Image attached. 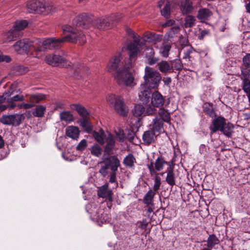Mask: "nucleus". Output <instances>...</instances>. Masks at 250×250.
<instances>
[{
	"instance_id": "c03bdc74",
	"label": "nucleus",
	"mask_w": 250,
	"mask_h": 250,
	"mask_svg": "<svg viewBox=\"0 0 250 250\" xmlns=\"http://www.w3.org/2000/svg\"><path fill=\"white\" fill-rule=\"evenodd\" d=\"M196 19L194 17L188 15L186 16L184 20V26L186 28L192 27L195 24Z\"/></svg>"
},
{
	"instance_id": "ea45409f",
	"label": "nucleus",
	"mask_w": 250,
	"mask_h": 250,
	"mask_svg": "<svg viewBox=\"0 0 250 250\" xmlns=\"http://www.w3.org/2000/svg\"><path fill=\"white\" fill-rule=\"evenodd\" d=\"M11 95L10 92H5L2 96H0V111H2L7 109V106L5 103H7L6 98Z\"/></svg>"
},
{
	"instance_id": "6e6d98bb",
	"label": "nucleus",
	"mask_w": 250,
	"mask_h": 250,
	"mask_svg": "<svg viewBox=\"0 0 250 250\" xmlns=\"http://www.w3.org/2000/svg\"><path fill=\"white\" fill-rule=\"evenodd\" d=\"M86 146V141L85 140H82L77 146V149L83 150Z\"/></svg>"
},
{
	"instance_id": "7ed1b4c3",
	"label": "nucleus",
	"mask_w": 250,
	"mask_h": 250,
	"mask_svg": "<svg viewBox=\"0 0 250 250\" xmlns=\"http://www.w3.org/2000/svg\"><path fill=\"white\" fill-rule=\"evenodd\" d=\"M101 167L99 173L103 177H106L109 174V182L114 184L115 188L118 187L117 182L116 175L118 167L120 166V162L118 157L111 156L105 158L100 163Z\"/></svg>"
},
{
	"instance_id": "4d7b16f0",
	"label": "nucleus",
	"mask_w": 250,
	"mask_h": 250,
	"mask_svg": "<svg viewBox=\"0 0 250 250\" xmlns=\"http://www.w3.org/2000/svg\"><path fill=\"white\" fill-rule=\"evenodd\" d=\"M173 67L176 70H180L182 69L183 67L179 60H175L174 62V65L173 66Z\"/></svg>"
},
{
	"instance_id": "f3484780",
	"label": "nucleus",
	"mask_w": 250,
	"mask_h": 250,
	"mask_svg": "<svg viewBox=\"0 0 250 250\" xmlns=\"http://www.w3.org/2000/svg\"><path fill=\"white\" fill-rule=\"evenodd\" d=\"M150 104L154 107H161L165 103V99L163 95L158 91L153 92L150 99Z\"/></svg>"
},
{
	"instance_id": "412c9836",
	"label": "nucleus",
	"mask_w": 250,
	"mask_h": 250,
	"mask_svg": "<svg viewBox=\"0 0 250 250\" xmlns=\"http://www.w3.org/2000/svg\"><path fill=\"white\" fill-rule=\"evenodd\" d=\"M178 5L183 14H188L193 11V4L190 0H182L178 3Z\"/></svg>"
},
{
	"instance_id": "7c9ffc66",
	"label": "nucleus",
	"mask_w": 250,
	"mask_h": 250,
	"mask_svg": "<svg viewBox=\"0 0 250 250\" xmlns=\"http://www.w3.org/2000/svg\"><path fill=\"white\" fill-rule=\"evenodd\" d=\"M212 15L211 11L208 8H201L199 10L197 16V18L201 21L208 20Z\"/></svg>"
},
{
	"instance_id": "4468645a",
	"label": "nucleus",
	"mask_w": 250,
	"mask_h": 250,
	"mask_svg": "<svg viewBox=\"0 0 250 250\" xmlns=\"http://www.w3.org/2000/svg\"><path fill=\"white\" fill-rule=\"evenodd\" d=\"M155 111L156 110L154 107H149L146 110L142 105L135 104L132 109V113L135 116H140L143 115L148 116L153 114Z\"/></svg>"
},
{
	"instance_id": "58836bf2",
	"label": "nucleus",
	"mask_w": 250,
	"mask_h": 250,
	"mask_svg": "<svg viewBox=\"0 0 250 250\" xmlns=\"http://www.w3.org/2000/svg\"><path fill=\"white\" fill-rule=\"evenodd\" d=\"M45 110V106L42 105H38L36 108L32 109V114L35 117H42L44 114Z\"/></svg>"
},
{
	"instance_id": "8fccbe9b",
	"label": "nucleus",
	"mask_w": 250,
	"mask_h": 250,
	"mask_svg": "<svg viewBox=\"0 0 250 250\" xmlns=\"http://www.w3.org/2000/svg\"><path fill=\"white\" fill-rule=\"evenodd\" d=\"M7 103L15 102L18 101H23L24 100V97L22 95H16L13 97L6 98Z\"/></svg>"
},
{
	"instance_id": "f8f14e48",
	"label": "nucleus",
	"mask_w": 250,
	"mask_h": 250,
	"mask_svg": "<svg viewBox=\"0 0 250 250\" xmlns=\"http://www.w3.org/2000/svg\"><path fill=\"white\" fill-rule=\"evenodd\" d=\"M45 60L48 64L53 66L67 67L69 65L66 59L59 54L47 55Z\"/></svg>"
},
{
	"instance_id": "13d9d810",
	"label": "nucleus",
	"mask_w": 250,
	"mask_h": 250,
	"mask_svg": "<svg viewBox=\"0 0 250 250\" xmlns=\"http://www.w3.org/2000/svg\"><path fill=\"white\" fill-rule=\"evenodd\" d=\"M208 148V146L202 144L200 145L199 147V152L201 154L206 155L207 153Z\"/></svg>"
},
{
	"instance_id": "e433bc0d",
	"label": "nucleus",
	"mask_w": 250,
	"mask_h": 250,
	"mask_svg": "<svg viewBox=\"0 0 250 250\" xmlns=\"http://www.w3.org/2000/svg\"><path fill=\"white\" fill-rule=\"evenodd\" d=\"M136 159L133 154H128L124 159V165L129 168H132L134 166Z\"/></svg>"
},
{
	"instance_id": "393cba45",
	"label": "nucleus",
	"mask_w": 250,
	"mask_h": 250,
	"mask_svg": "<svg viewBox=\"0 0 250 250\" xmlns=\"http://www.w3.org/2000/svg\"><path fill=\"white\" fill-rule=\"evenodd\" d=\"M145 51L146 57L149 65H153L159 61V58L154 57L155 52L152 48L147 47L145 49Z\"/></svg>"
},
{
	"instance_id": "774afa93",
	"label": "nucleus",
	"mask_w": 250,
	"mask_h": 250,
	"mask_svg": "<svg viewBox=\"0 0 250 250\" xmlns=\"http://www.w3.org/2000/svg\"><path fill=\"white\" fill-rule=\"evenodd\" d=\"M180 28L179 26H175L171 28V31L174 34L178 33Z\"/></svg>"
},
{
	"instance_id": "bf43d9fd",
	"label": "nucleus",
	"mask_w": 250,
	"mask_h": 250,
	"mask_svg": "<svg viewBox=\"0 0 250 250\" xmlns=\"http://www.w3.org/2000/svg\"><path fill=\"white\" fill-rule=\"evenodd\" d=\"M11 61V58L9 56L0 55V62H9Z\"/></svg>"
},
{
	"instance_id": "c756f323",
	"label": "nucleus",
	"mask_w": 250,
	"mask_h": 250,
	"mask_svg": "<svg viewBox=\"0 0 250 250\" xmlns=\"http://www.w3.org/2000/svg\"><path fill=\"white\" fill-rule=\"evenodd\" d=\"M66 135L69 138L77 140L79 138V130L78 127L74 126H69L66 128Z\"/></svg>"
},
{
	"instance_id": "0eeeda50",
	"label": "nucleus",
	"mask_w": 250,
	"mask_h": 250,
	"mask_svg": "<svg viewBox=\"0 0 250 250\" xmlns=\"http://www.w3.org/2000/svg\"><path fill=\"white\" fill-rule=\"evenodd\" d=\"M106 100L111 107H113L119 114L125 116L127 115L128 109L125 104L124 99L120 96L109 94Z\"/></svg>"
},
{
	"instance_id": "2eb2a0df",
	"label": "nucleus",
	"mask_w": 250,
	"mask_h": 250,
	"mask_svg": "<svg viewBox=\"0 0 250 250\" xmlns=\"http://www.w3.org/2000/svg\"><path fill=\"white\" fill-rule=\"evenodd\" d=\"M242 89L247 94V91L250 92V68L249 69H242Z\"/></svg>"
},
{
	"instance_id": "1a4fd4ad",
	"label": "nucleus",
	"mask_w": 250,
	"mask_h": 250,
	"mask_svg": "<svg viewBox=\"0 0 250 250\" xmlns=\"http://www.w3.org/2000/svg\"><path fill=\"white\" fill-rule=\"evenodd\" d=\"M25 117L23 114H14L3 115L0 119V122L3 125L18 126L24 121Z\"/></svg>"
},
{
	"instance_id": "2f4dec72",
	"label": "nucleus",
	"mask_w": 250,
	"mask_h": 250,
	"mask_svg": "<svg viewBox=\"0 0 250 250\" xmlns=\"http://www.w3.org/2000/svg\"><path fill=\"white\" fill-rule=\"evenodd\" d=\"M4 40L6 42H10L16 40L21 36V33L11 29L4 34Z\"/></svg>"
},
{
	"instance_id": "9d476101",
	"label": "nucleus",
	"mask_w": 250,
	"mask_h": 250,
	"mask_svg": "<svg viewBox=\"0 0 250 250\" xmlns=\"http://www.w3.org/2000/svg\"><path fill=\"white\" fill-rule=\"evenodd\" d=\"M142 38L140 36H133V42H130L127 46L129 51V58L130 60L135 58L140 51V48L143 43L141 42Z\"/></svg>"
},
{
	"instance_id": "ddd939ff",
	"label": "nucleus",
	"mask_w": 250,
	"mask_h": 250,
	"mask_svg": "<svg viewBox=\"0 0 250 250\" xmlns=\"http://www.w3.org/2000/svg\"><path fill=\"white\" fill-rule=\"evenodd\" d=\"M151 88L145 86V84H141L138 92L140 101L144 104H147L150 101L152 95Z\"/></svg>"
},
{
	"instance_id": "3c124183",
	"label": "nucleus",
	"mask_w": 250,
	"mask_h": 250,
	"mask_svg": "<svg viewBox=\"0 0 250 250\" xmlns=\"http://www.w3.org/2000/svg\"><path fill=\"white\" fill-rule=\"evenodd\" d=\"M242 62L243 65L246 67L245 69L250 68V53H247L243 57Z\"/></svg>"
},
{
	"instance_id": "cd10ccee",
	"label": "nucleus",
	"mask_w": 250,
	"mask_h": 250,
	"mask_svg": "<svg viewBox=\"0 0 250 250\" xmlns=\"http://www.w3.org/2000/svg\"><path fill=\"white\" fill-rule=\"evenodd\" d=\"M107 133V135L105 138V142L106 144L104 147V151L106 153H109L113 149L115 146V140L111 133Z\"/></svg>"
},
{
	"instance_id": "5fc2aeb1",
	"label": "nucleus",
	"mask_w": 250,
	"mask_h": 250,
	"mask_svg": "<svg viewBox=\"0 0 250 250\" xmlns=\"http://www.w3.org/2000/svg\"><path fill=\"white\" fill-rule=\"evenodd\" d=\"M209 35V31L207 29L202 30L198 35V39L200 40H203L205 37Z\"/></svg>"
},
{
	"instance_id": "f257e3e1",
	"label": "nucleus",
	"mask_w": 250,
	"mask_h": 250,
	"mask_svg": "<svg viewBox=\"0 0 250 250\" xmlns=\"http://www.w3.org/2000/svg\"><path fill=\"white\" fill-rule=\"evenodd\" d=\"M63 31L62 37L61 38H48L43 41L36 39L33 41V49L36 55H33L37 58H40L43 55V49H56L59 48L64 42L78 43L82 45L86 42V38L81 32L77 31L71 25L66 24L62 27Z\"/></svg>"
},
{
	"instance_id": "c85d7f7f",
	"label": "nucleus",
	"mask_w": 250,
	"mask_h": 250,
	"mask_svg": "<svg viewBox=\"0 0 250 250\" xmlns=\"http://www.w3.org/2000/svg\"><path fill=\"white\" fill-rule=\"evenodd\" d=\"M46 96L42 93H34L28 96V101L29 103H32L34 105L46 99Z\"/></svg>"
},
{
	"instance_id": "b1692460",
	"label": "nucleus",
	"mask_w": 250,
	"mask_h": 250,
	"mask_svg": "<svg viewBox=\"0 0 250 250\" xmlns=\"http://www.w3.org/2000/svg\"><path fill=\"white\" fill-rule=\"evenodd\" d=\"M158 6L161 15L166 18H168L170 14V5L169 2L166 0H161L159 2Z\"/></svg>"
},
{
	"instance_id": "4be33fe9",
	"label": "nucleus",
	"mask_w": 250,
	"mask_h": 250,
	"mask_svg": "<svg viewBox=\"0 0 250 250\" xmlns=\"http://www.w3.org/2000/svg\"><path fill=\"white\" fill-rule=\"evenodd\" d=\"M112 191L108 189V184L107 183L103 185L98 190V195L101 198H108L109 201L112 200Z\"/></svg>"
},
{
	"instance_id": "f03ea898",
	"label": "nucleus",
	"mask_w": 250,
	"mask_h": 250,
	"mask_svg": "<svg viewBox=\"0 0 250 250\" xmlns=\"http://www.w3.org/2000/svg\"><path fill=\"white\" fill-rule=\"evenodd\" d=\"M121 59L120 53L111 58L108 64V71L115 72V79L119 85L133 86L134 77L130 72L131 63L125 65L121 62Z\"/></svg>"
},
{
	"instance_id": "72a5a7b5",
	"label": "nucleus",
	"mask_w": 250,
	"mask_h": 250,
	"mask_svg": "<svg viewBox=\"0 0 250 250\" xmlns=\"http://www.w3.org/2000/svg\"><path fill=\"white\" fill-rule=\"evenodd\" d=\"M234 126L230 122H226L225 125L220 130L223 134L228 137H231L233 132Z\"/></svg>"
},
{
	"instance_id": "aec40b11",
	"label": "nucleus",
	"mask_w": 250,
	"mask_h": 250,
	"mask_svg": "<svg viewBox=\"0 0 250 250\" xmlns=\"http://www.w3.org/2000/svg\"><path fill=\"white\" fill-rule=\"evenodd\" d=\"M150 126V128L158 134V135L164 132L163 121L160 118L158 117H156L153 120L152 125Z\"/></svg>"
},
{
	"instance_id": "bb28decb",
	"label": "nucleus",
	"mask_w": 250,
	"mask_h": 250,
	"mask_svg": "<svg viewBox=\"0 0 250 250\" xmlns=\"http://www.w3.org/2000/svg\"><path fill=\"white\" fill-rule=\"evenodd\" d=\"M156 193L152 189H149L143 197V203L146 206L154 205V199Z\"/></svg>"
},
{
	"instance_id": "09e8293b",
	"label": "nucleus",
	"mask_w": 250,
	"mask_h": 250,
	"mask_svg": "<svg viewBox=\"0 0 250 250\" xmlns=\"http://www.w3.org/2000/svg\"><path fill=\"white\" fill-rule=\"evenodd\" d=\"M81 124L87 132H90L92 131V128L90 122L86 118H83L81 120Z\"/></svg>"
},
{
	"instance_id": "a211bd4d",
	"label": "nucleus",
	"mask_w": 250,
	"mask_h": 250,
	"mask_svg": "<svg viewBox=\"0 0 250 250\" xmlns=\"http://www.w3.org/2000/svg\"><path fill=\"white\" fill-rule=\"evenodd\" d=\"M166 165H168L169 167V165L170 164L168 162L166 161L163 157H158L156 159L155 163L151 162L149 164L147 165V167L149 169V167L152 165L153 169L155 171V172H157V171L162 170Z\"/></svg>"
},
{
	"instance_id": "37998d69",
	"label": "nucleus",
	"mask_w": 250,
	"mask_h": 250,
	"mask_svg": "<svg viewBox=\"0 0 250 250\" xmlns=\"http://www.w3.org/2000/svg\"><path fill=\"white\" fill-rule=\"evenodd\" d=\"M71 108L72 109L75 110L81 115L86 116L89 115L88 112L83 106L78 104H73L71 105Z\"/></svg>"
},
{
	"instance_id": "5701e85b",
	"label": "nucleus",
	"mask_w": 250,
	"mask_h": 250,
	"mask_svg": "<svg viewBox=\"0 0 250 250\" xmlns=\"http://www.w3.org/2000/svg\"><path fill=\"white\" fill-rule=\"evenodd\" d=\"M158 135L150 128L144 132L143 135V141L145 144L150 145L154 142L156 136Z\"/></svg>"
},
{
	"instance_id": "dca6fc26",
	"label": "nucleus",
	"mask_w": 250,
	"mask_h": 250,
	"mask_svg": "<svg viewBox=\"0 0 250 250\" xmlns=\"http://www.w3.org/2000/svg\"><path fill=\"white\" fill-rule=\"evenodd\" d=\"M226 119L221 116L216 117L212 122V125L209 127L211 134H213L217 131H220L225 125Z\"/></svg>"
},
{
	"instance_id": "e2e57ef3",
	"label": "nucleus",
	"mask_w": 250,
	"mask_h": 250,
	"mask_svg": "<svg viewBox=\"0 0 250 250\" xmlns=\"http://www.w3.org/2000/svg\"><path fill=\"white\" fill-rule=\"evenodd\" d=\"M147 208L146 209V214L148 217H150V215L151 213L153 212L154 209V205H149L146 206Z\"/></svg>"
},
{
	"instance_id": "9b49d317",
	"label": "nucleus",
	"mask_w": 250,
	"mask_h": 250,
	"mask_svg": "<svg viewBox=\"0 0 250 250\" xmlns=\"http://www.w3.org/2000/svg\"><path fill=\"white\" fill-rule=\"evenodd\" d=\"M33 46V41L23 40L17 42L13 46L15 50L19 53L21 54L25 52L28 54L29 51H34Z\"/></svg>"
},
{
	"instance_id": "4c0bfd02",
	"label": "nucleus",
	"mask_w": 250,
	"mask_h": 250,
	"mask_svg": "<svg viewBox=\"0 0 250 250\" xmlns=\"http://www.w3.org/2000/svg\"><path fill=\"white\" fill-rule=\"evenodd\" d=\"M93 136L95 140L100 145H103L104 144V140L106 135L103 130L101 131V133L96 131H94L93 132Z\"/></svg>"
},
{
	"instance_id": "0e129e2a",
	"label": "nucleus",
	"mask_w": 250,
	"mask_h": 250,
	"mask_svg": "<svg viewBox=\"0 0 250 250\" xmlns=\"http://www.w3.org/2000/svg\"><path fill=\"white\" fill-rule=\"evenodd\" d=\"M175 21L173 20H167L163 25V27L171 26L175 23Z\"/></svg>"
},
{
	"instance_id": "f704fd0d",
	"label": "nucleus",
	"mask_w": 250,
	"mask_h": 250,
	"mask_svg": "<svg viewBox=\"0 0 250 250\" xmlns=\"http://www.w3.org/2000/svg\"><path fill=\"white\" fill-rule=\"evenodd\" d=\"M220 242L219 239L215 234L209 235L207 240V246L209 248L212 249L216 245H218Z\"/></svg>"
},
{
	"instance_id": "69168bd1",
	"label": "nucleus",
	"mask_w": 250,
	"mask_h": 250,
	"mask_svg": "<svg viewBox=\"0 0 250 250\" xmlns=\"http://www.w3.org/2000/svg\"><path fill=\"white\" fill-rule=\"evenodd\" d=\"M163 81L164 82L165 85L169 86L171 83V79L170 77H167L164 78Z\"/></svg>"
},
{
	"instance_id": "473e14b6",
	"label": "nucleus",
	"mask_w": 250,
	"mask_h": 250,
	"mask_svg": "<svg viewBox=\"0 0 250 250\" xmlns=\"http://www.w3.org/2000/svg\"><path fill=\"white\" fill-rule=\"evenodd\" d=\"M157 66L158 69L163 73L170 72L173 70V66L166 61H161L157 64Z\"/></svg>"
},
{
	"instance_id": "a18cd8bd",
	"label": "nucleus",
	"mask_w": 250,
	"mask_h": 250,
	"mask_svg": "<svg viewBox=\"0 0 250 250\" xmlns=\"http://www.w3.org/2000/svg\"><path fill=\"white\" fill-rule=\"evenodd\" d=\"M91 154L94 156L100 157L102 152V147L98 144H95L90 148Z\"/></svg>"
},
{
	"instance_id": "49530a36",
	"label": "nucleus",
	"mask_w": 250,
	"mask_h": 250,
	"mask_svg": "<svg viewBox=\"0 0 250 250\" xmlns=\"http://www.w3.org/2000/svg\"><path fill=\"white\" fill-rule=\"evenodd\" d=\"M60 117L61 120L69 122L74 119L73 116L70 111L62 112L60 114Z\"/></svg>"
},
{
	"instance_id": "de8ad7c7",
	"label": "nucleus",
	"mask_w": 250,
	"mask_h": 250,
	"mask_svg": "<svg viewBox=\"0 0 250 250\" xmlns=\"http://www.w3.org/2000/svg\"><path fill=\"white\" fill-rule=\"evenodd\" d=\"M159 114L162 118L163 121L169 123L170 121L169 113L165 109L160 108L159 111Z\"/></svg>"
},
{
	"instance_id": "c9c22d12",
	"label": "nucleus",
	"mask_w": 250,
	"mask_h": 250,
	"mask_svg": "<svg viewBox=\"0 0 250 250\" xmlns=\"http://www.w3.org/2000/svg\"><path fill=\"white\" fill-rule=\"evenodd\" d=\"M162 36L156 34L154 33H147L145 36V40L146 42L156 43L157 41L162 39Z\"/></svg>"
},
{
	"instance_id": "a19ab883",
	"label": "nucleus",
	"mask_w": 250,
	"mask_h": 250,
	"mask_svg": "<svg viewBox=\"0 0 250 250\" xmlns=\"http://www.w3.org/2000/svg\"><path fill=\"white\" fill-rule=\"evenodd\" d=\"M171 49V45L168 43H164L160 48V54L164 58H167L169 54V52Z\"/></svg>"
},
{
	"instance_id": "338daca9",
	"label": "nucleus",
	"mask_w": 250,
	"mask_h": 250,
	"mask_svg": "<svg viewBox=\"0 0 250 250\" xmlns=\"http://www.w3.org/2000/svg\"><path fill=\"white\" fill-rule=\"evenodd\" d=\"M6 105L7 106V108L9 109H13L16 106V104L14 103V102H10V103H6Z\"/></svg>"
},
{
	"instance_id": "20e7f679",
	"label": "nucleus",
	"mask_w": 250,
	"mask_h": 250,
	"mask_svg": "<svg viewBox=\"0 0 250 250\" xmlns=\"http://www.w3.org/2000/svg\"><path fill=\"white\" fill-rule=\"evenodd\" d=\"M26 7L29 13L48 14L55 11V7L52 4L37 0H30L26 3Z\"/></svg>"
},
{
	"instance_id": "6ab92c4d",
	"label": "nucleus",
	"mask_w": 250,
	"mask_h": 250,
	"mask_svg": "<svg viewBox=\"0 0 250 250\" xmlns=\"http://www.w3.org/2000/svg\"><path fill=\"white\" fill-rule=\"evenodd\" d=\"M149 171L151 177H154L152 178V180L154 181V185L153 186V190L157 192L158 190L160 189L161 185V179L158 172L155 171L152 168V165L149 167Z\"/></svg>"
},
{
	"instance_id": "864d4df0",
	"label": "nucleus",
	"mask_w": 250,
	"mask_h": 250,
	"mask_svg": "<svg viewBox=\"0 0 250 250\" xmlns=\"http://www.w3.org/2000/svg\"><path fill=\"white\" fill-rule=\"evenodd\" d=\"M87 70V67H85L83 65H81L79 67L75 68V73H80L81 75H83Z\"/></svg>"
},
{
	"instance_id": "423d86ee",
	"label": "nucleus",
	"mask_w": 250,
	"mask_h": 250,
	"mask_svg": "<svg viewBox=\"0 0 250 250\" xmlns=\"http://www.w3.org/2000/svg\"><path fill=\"white\" fill-rule=\"evenodd\" d=\"M143 78L144 83L142 84H145V86L152 89L157 88L162 80L160 73L148 66L145 68Z\"/></svg>"
},
{
	"instance_id": "79ce46f5",
	"label": "nucleus",
	"mask_w": 250,
	"mask_h": 250,
	"mask_svg": "<svg viewBox=\"0 0 250 250\" xmlns=\"http://www.w3.org/2000/svg\"><path fill=\"white\" fill-rule=\"evenodd\" d=\"M27 25L28 23L26 21H18L15 22L13 28V29H14V30L17 31L18 32H20V31L24 29L27 26Z\"/></svg>"
},
{
	"instance_id": "6e6552de",
	"label": "nucleus",
	"mask_w": 250,
	"mask_h": 250,
	"mask_svg": "<svg viewBox=\"0 0 250 250\" xmlns=\"http://www.w3.org/2000/svg\"><path fill=\"white\" fill-rule=\"evenodd\" d=\"M92 21L91 18L86 13H82L78 15L73 21V26L77 31L84 34L81 31V28L86 29L89 28ZM85 37V36H84Z\"/></svg>"
},
{
	"instance_id": "a878e982",
	"label": "nucleus",
	"mask_w": 250,
	"mask_h": 250,
	"mask_svg": "<svg viewBox=\"0 0 250 250\" xmlns=\"http://www.w3.org/2000/svg\"><path fill=\"white\" fill-rule=\"evenodd\" d=\"M166 181L171 186H173L176 184V176L173 171V166L172 163L171 165H169V167L167 169V175Z\"/></svg>"
},
{
	"instance_id": "052dcab7",
	"label": "nucleus",
	"mask_w": 250,
	"mask_h": 250,
	"mask_svg": "<svg viewBox=\"0 0 250 250\" xmlns=\"http://www.w3.org/2000/svg\"><path fill=\"white\" fill-rule=\"evenodd\" d=\"M192 51L190 49H188L187 50H184V55L183 56V59H189L190 54L191 53Z\"/></svg>"
},
{
	"instance_id": "39448f33",
	"label": "nucleus",
	"mask_w": 250,
	"mask_h": 250,
	"mask_svg": "<svg viewBox=\"0 0 250 250\" xmlns=\"http://www.w3.org/2000/svg\"><path fill=\"white\" fill-rule=\"evenodd\" d=\"M122 17L121 14H112L110 16L98 18L93 21V23L100 30H107L115 25Z\"/></svg>"
},
{
	"instance_id": "680f3d73",
	"label": "nucleus",
	"mask_w": 250,
	"mask_h": 250,
	"mask_svg": "<svg viewBox=\"0 0 250 250\" xmlns=\"http://www.w3.org/2000/svg\"><path fill=\"white\" fill-rule=\"evenodd\" d=\"M34 106V104L32 103H26V104H22L19 105V107L21 108L23 107L25 109H29Z\"/></svg>"
},
{
	"instance_id": "603ef678",
	"label": "nucleus",
	"mask_w": 250,
	"mask_h": 250,
	"mask_svg": "<svg viewBox=\"0 0 250 250\" xmlns=\"http://www.w3.org/2000/svg\"><path fill=\"white\" fill-rule=\"evenodd\" d=\"M115 133L119 141L121 142H124L125 136L123 130L120 128L118 129L117 131H115Z\"/></svg>"
}]
</instances>
